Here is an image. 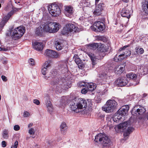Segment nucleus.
I'll use <instances>...</instances> for the list:
<instances>
[{
	"instance_id": "obj_1",
	"label": "nucleus",
	"mask_w": 148,
	"mask_h": 148,
	"mask_svg": "<svg viewBox=\"0 0 148 148\" xmlns=\"http://www.w3.org/2000/svg\"><path fill=\"white\" fill-rule=\"evenodd\" d=\"M87 105L86 101L82 98H75L71 101L70 104L71 110L77 113L79 112L80 109L86 108Z\"/></svg>"
},
{
	"instance_id": "obj_2",
	"label": "nucleus",
	"mask_w": 148,
	"mask_h": 148,
	"mask_svg": "<svg viewBox=\"0 0 148 148\" xmlns=\"http://www.w3.org/2000/svg\"><path fill=\"white\" fill-rule=\"evenodd\" d=\"M25 31V27L23 26H20L14 29L12 28L9 34L8 33L7 35L8 36L11 35L13 39L16 40L21 37Z\"/></svg>"
},
{
	"instance_id": "obj_3",
	"label": "nucleus",
	"mask_w": 148,
	"mask_h": 148,
	"mask_svg": "<svg viewBox=\"0 0 148 148\" xmlns=\"http://www.w3.org/2000/svg\"><path fill=\"white\" fill-rule=\"evenodd\" d=\"M51 84L54 86L56 90L59 92H61L62 90L67 88L66 80L63 78L54 79L51 82Z\"/></svg>"
},
{
	"instance_id": "obj_4",
	"label": "nucleus",
	"mask_w": 148,
	"mask_h": 148,
	"mask_svg": "<svg viewBox=\"0 0 148 148\" xmlns=\"http://www.w3.org/2000/svg\"><path fill=\"white\" fill-rule=\"evenodd\" d=\"M42 24L45 32L54 33L57 32L59 29V24L56 23L47 22Z\"/></svg>"
},
{
	"instance_id": "obj_5",
	"label": "nucleus",
	"mask_w": 148,
	"mask_h": 148,
	"mask_svg": "<svg viewBox=\"0 0 148 148\" xmlns=\"http://www.w3.org/2000/svg\"><path fill=\"white\" fill-rule=\"evenodd\" d=\"M94 141L96 143H101L103 147H106L109 145L110 140L108 136L100 133L95 136Z\"/></svg>"
},
{
	"instance_id": "obj_6",
	"label": "nucleus",
	"mask_w": 148,
	"mask_h": 148,
	"mask_svg": "<svg viewBox=\"0 0 148 148\" xmlns=\"http://www.w3.org/2000/svg\"><path fill=\"white\" fill-rule=\"evenodd\" d=\"M117 105V102L114 100H108L102 107V110L106 112L113 111Z\"/></svg>"
},
{
	"instance_id": "obj_7",
	"label": "nucleus",
	"mask_w": 148,
	"mask_h": 148,
	"mask_svg": "<svg viewBox=\"0 0 148 148\" xmlns=\"http://www.w3.org/2000/svg\"><path fill=\"white\" fill-rule=\"evenodd\" d=\"M48 9L49 13L53 16L57 17L61 14V10L59 7L55 3H52L48 6Z\"/></svg>"
},
{
	"instance_id": "obj_8",
	"label": "nucleus",
	"mask_w": 148,
	"mask_h": 148,
	"mask_svg": "<svg viewBox=\"0 0 148 148\" xmlns=\"http://www.w3.org/2000/svg\"><path fill=\"white\" fill-rule=\"evenodd\" d=\"M63 30L64 31L65 33H68L74 31L75 32H78L79 31L78 27L73 24H69L66 25Z\"/></svg>"
},
{
	"instance_id": "obj_9",
	"label": "nucleus",
	"mask_w": 148,
	"mask_h": 148,
	"mask_svg": "<svg viewBox=\"0 0 148 148\" xmlns=\"http://www.w3.org/2000/svg\"><path fill=\"white\" fill-rule=\"evenodd\" d=\"M146 111V110L144 107L140 106L138 108V106L134 107L131 111L132 114L133 115H142Z\"/></svg>"
},
{
	"instance_id": "obj_10",
	"label": "nucleus",
	"mask_w": 148,
	"mask_h": 148,
	"mask_svg": "<svg viewBox=\"0 0 148 148\" xmlns=\"http://www.w3.org/2000/svg\"><path fill=\"white\" fill-rule=\"evenodd\" d=\"M92 29L93 31L96 32H100L103 31L105 29V27L104 26V24L102 22L100 21H97L94 23L93 25V28L92 27Z\"/></svg>"
},
{
	"instance_id": "obj_11",
	"label": "nucleus",
	"mask_w": 148,
	"mask_h": 148,
	"mask_svg": "<svg viewBox=\"0 0 148 148\" xmlns=\"http://www.w3.org/2000/svg\"><path fill=\"white\" fill-rule=\"evenodd\" d=\"M14 13V11H11L6 16L4 17L2 21L0 22V31L2 30L5 23L7 22L11 16Z\"/></svg>"
},
{
	"instance_id": "obj_12",
	"label": "nucleus",
	"mask_w": 148,
	"mask_h": 148,
	"mask_svg": "<svg viewBox=\"0 0 148 148\" xmlns=\"http://www.w3.org/2000/svg\"><path fill=\"white\" fill-rule=\"evenodd\" d=\"M60 53H57L55 51L48 49L46 50L44 53V55L46 56L55 58L60 57Z\"/></svg>"
},
{
	"instance_id": "obj_13",
	"label": "nucleus",
	"mask_w": 148,
	"mask_h": 148,
	"mask_svg": "<svg viewBox=\"0 0 148 148\" xmlns=\"http://www.w3.org/2000/svg\"><path fill=\"white\" fill-rule=\"evenodd\" d=\"M130 121H125L122 123H120L115 127L116 131H121L126 128V127L130 125Z\"/></svg>"
},
{
	"instance_id": "obj_14",
	"label": "nucleus",
	"mask_w": 148,
	"mask_h": 148,
	"mask_svg": "<svg viewBox=\"0 0 148 148\" xmlns=\"http://www.w3.org/2000/svg\"><path fill=\"white\" fill-rule=\"evenodd\" d=\"M115 84L118 86H122L127 84L128 81L125 77L119 78L115 81Z\"/></svg>"
},
{
	"instance_id": "obj_15",
	"label": "nucleus",
	"mask_w": 148,
	"mask_h": 148,
	"mask_svg": "<svg viewBox=\"0 0 148 148\" xmlns=\"http://www.w3.org/2000/svg\"><path fill=\"white\" fill-rule=\"evenodd\" d=\"M104 4L101 3H99L96 6V8L93 12V14L96 16L100 15L102 11L103 10Z\"/></svg>"
},
{
	"instance_id": "obj_16",
	"label": "nucleus",
	"mask_w": 148,
	"mask_h": 148,
	"mask_svg": "<svg viewBox=\"0 0 148 148\" xmlns=\"http://www.w3.org/2000/svg\"><path fill=\"white\" fill-rule=\"evenodd\" d=\"M130 107L128 105H126L123 106L119 110L118 112L123 116L126 115L127 114L128 111Z\"/></svg>"
},
{
	"instance_id": "obj_17",
	"label": "nucleus",
	"mask_w": 148,
	"mask_h": 148,
	"mask_svg": "<svg viewBox=\"0 0 148 148\" xmlns=\"http://www.w3.org/2000/svg\"><path fill=\"white\" fill-rule=\"evenodd\" d=\"M121 16L123 17L130 18L131 16V10L128 9L126 8H123L121 12Z\"/></svg>"
},
{
	"instance_id": "obj_18",
	"label": "nucleus",
	"mask_w": 148,
	"mask_h": 148,
	"mask_svg": "<svg viewBox=\"0 0 148 148\" xmlns=\"http://www.w3.org/2000/svg\"><path fill=\"white\" fill-rule=\"evenodd\" d=\"M134 129L132 127H129L124 132L123 136L125 140H126L128 138L129 135L133 131Z\"/></svg>"
},
{
	"instance_id": "obj_19",
	"label": "nucleus",
	"mask_w": 148,
	"mask_h": 148,
	"mask_svg": "<svg viewBox=\"0 0 148 148\" xmlns=\"http://www.w3.org/2000/svg\"><path fill=\"white\" fill-rule=\"evenodd\" d=\"M32 45L33 48L38 51H41L43 48V44L41 42H35L33 43Z\"/></svg>"
},
{
	"instance_id": "obj_20",
	"label": "nucleus",
	"mask_w": 148,
	"mask_h": 148,
	"mask_svg": "<svg viewBox=\"0 0 148 148\" xmlns=\"http://www.w3.org/2000/svg\"><path fill=\"white\" fill-rule=\"evenodd\" d=\"M65 14L68 16H69L70 15L72 14L73 12V8L72 7L69 6L65 7Z\"/></svg>"
},
{
	"instance_id": "obj_21",
	"label": "nucleus",
	"mask_w": 148,
	"mask_h": 148,
	"mask_svg": "<svg viewBox=\"0 0 148 148\" xmlns=\"http://www.w3.org/2000/svg\"><path fill=\"white\" fill-rule=\"evenodd\" d=\"M119 65H117L115 67L114 70L115 73L120 74L124 71L125 69V65H124L123 66H120L119 67Z\"/></svg>"
},
{
	"instance_id": "obj_22",
	"label": "nucleus",
	"mask_w": 148,
	"mask_h": 148,
	"mask_svg": "<svg viewBox=\"0 0 148 148\" xmlns=\"http://www.w3.org/2000/svg\"><path fill=\"white\" fill-rule=\"evenodd\" d=\"M106 120L108 126L110 128H112L114 122H115L113 119V117L112 118L110 116H108L106 118Z\"/></svg>"
},
{
	"instance_id": "obj_23",
	"label": "nucleus",
	"mask_w": 148,
	"mask_h": 148,
	"mask_svg": "<svg viewBox=\"0 0 148 148\" xmlns=\"http://www.w3.org/2000/svg\"><path fill=\"white\" fill-rule=\"evenodd\" d=\"M42 27H43L41 24L39 27L36 28V35L38 36H40L42 34L43 32H45Z\"/></svg>"
},
{
	"instance_id": "obj_24",
	"label": "nucleus",
	"mask_w": 148,
	"mask_h": 148,
	"mask_svg": "<svg viewBox=\"0 0 148 148\" xmlns=\"http://www.w3.org/2000/svg\"><path fill=\"white\" fill-rule=\"evenodd\" d=\"M96 87L95 84L93 83H88L86 88L88 90L92 91L96 88Z\"/></svg>"
},
{
	"instance_id": "obj_25",
	"label": "nucleus",
	"mask_w": 148,
	"mask_h": 148,
	"mask_svg": "<svg viewBox=\"0 0 148 148\" xmlns=\"http://www.w3.org/2000/svg\"><path fill=\"white\" fill-rule=\"evenodd\" d=\"M87 54L90 58L92 61V64L93 65L92 67H93V66L96 64L95 60L96 58L95 56L93 54L90 52L87 53Z\"/></svg>"
},
{
	"instance_id": "obj_26",
	"label": "nucleus",
	"mask_w": 148,
	"mask_h": 148,
	"mask_svg": "<svg viewBox=\"0 0 148 148\" xmlns=\"http://www.w3.org/2000/svg\"><path fill=\"white\" fill-rule=\"evenodd\" d=\"M46 106L47 111L51 114L53 111V107L50 101H48L46 103Z\"/></svg>"
},
{
	"instance_id": "obj_27",
	"label": "nucleus",
	"mask_w": 148,
	"mask_h": 148,
	"mask_svg": "<svg viewBox=\"0 0 148 148\" xmlns=\"http://www.w3.org/2000/svg\"><path fill=\"white\" fill-rule=\"evenodd\" d=\"M55 46L57 50H60L63 48L64 46L61 42L56 41L55 42Z\"/></svg>"
},
{
	"instance_id": "obj_28",
	"label": "nucleus",
	"mask_w": 148,
	"mask_h": 148,
	"mask_svg": "<svg viewBox=\"0 0 148 148\" xmlns=\"http://www.w3.org/2000/svg\"><path fill=\"white\" fill-rule=\"evenodd\" d=\"M122 116H123L121 115V114L119 113L118 111H117L116 113L113 117V119L114 120V121L116 122L117 121L121 119Z\"/></svg>"
},
{
	"instance_id": "obj_29",
	"label": "nucleus",
	"mask_w": 148,
	"mask_h": 148,
	"mask_svg": "<svg viewBox=\"0 0 148 148\" xmlns=\"http://www.w3.org/2000/svg\"><path fill=\"white\" fill-rule=\"evenodd\" d=\"M60 102V106L64 107L67 104L66 98L64 97H63L61 99Z\"/></svg>"
},
{
	"instance_id": "obj_30",
	"label": "nucleus",
	"mask_w": 148,
	"mask_h": 148,
	"mask_svg": "<svg viewBox=\"0 0 148 148\" xmlns=\"http://www.w3.org/2000/svg\"><path fill=\"white\" fill-rule=\"evenodd\" d=\"M131 54V52L127 50L126 51H124L123 52V53L122 54H121L118 55V57H120V56H125L126 57L130 56Z\"/></svg>"
},
{
	"instance_id": "obj_31",
	"label": "nucleus",
	"mask_w": 148,
	"mask_h": 148,
	"mask_svg": "<svg viewBox=\"0 0 148 148\" xmlns=\"http://www.w3.org/2000/svg\"><path fill=\"white\" fill-rule=\"evenodd\" d=\"M127 77L128 78L130 79H135L137 78V75L135 74H133L132 73H130L127 74Z\"/></svg>"
},
{
	"instance_id": "obj_32",
	"label": "nucleus",
	"mask_w": 148,
	"mask_h": 148,
	"mask_svg": "<svg viewBox=\"0 0 148 148\" xmlns=\"http://www.w3.org/2000/svg\"><path fill=\"white\" fill-rule=\"evenodd\" d=\"M60 130L61 132H63L66 130L67 128V126L64 122L62 123L60 125Z\"/></svg>"
},
{
	"instance_id": "obj_33",
	"label": "nucleus",
	"mask_w": 148,
	"mask_h": 148,
	"mask_svg": "<svg viewBox=\"0 0 148 148\" xmlns=\"http://www.w3.org/2000/svg\"><path fill=\"white\" fill-rule=\"evenodd\" d=\"M143 9L145 13L148 15V0H145Z\"/></svg>"
},
{
	"instance_id": "obj_34",
	"label": "nucleus",
	"mask_w": 148,
	"mask_h": 148,
	"mask_svg": "<svg viewBox=\"0 0 148 148\" xmlns=\"http://www.w3.org/2000/svg\"><path fill=\"white\" fill-rule=\"evenodd\" d=\"M109 75L108 73H106L105 72H103L100 75V77L101 79H106L108 78V77H109Z\"/></svg>"
},
{
	"instance_id": "obj_35",
	"label": "nucleus",
	"mask_w": 148,
	"mask_h": 148,
	"mask_svg": "<svg viewBox=\"0 0 148 148\" xmlns=\"http://www.w3.org/2000/svg\"><path fill=\"white\" fill-rule=\"evenodd\" d=\"M73 59L74 60L76 63L78 64L80 62H81L82 60L79 58L77 55H75L73 57Z\"/></svg>"
},
{
	"instance_id": "obj_36",
	"label": "nucleus",
	"mask_w": 148,
	"mask_h": 148,
	"mask_svg": "<svg viewBox=\"0 0 148 148\" xmlns=\"http://www.w3.org/2000/svg\"><path fill=\"white\" fill-rule=\"evenodd\" d=\"M98 43H93L90 45L88 47L90 48V49L92 50H95L98 47Z\"/></svg>"
},
{
	"instance_id": "obj_37",
	"label": "nucleus",
	"mask_w": 148,
	"mask_h": 148,
	"mask_svg": "<svg viewBox=\"0 0 148 148\" xmlns=\"http://www.w3.org/2000/svg\"><path fill=\"white\" fill-rule=\"evenodd\" d=\"M50 63L51 62L50 61H46L45 62L42 67L48 69L51 66Z\"/></svg>"
},
{
	"instance_id": "obj_38",
	"label": "nucleus",
	"mask_w": 148,
	"mask_h": 148,
	"mask_svg": "<svg viewBox=\"0 0 148 148\" xmlns=\"http://www.w3.org/2000/svg\"><path fill=\"white\" fill-rule=\"evenodd\" d=\"M8 130H4L3 132V137L5 139H7L8 138Z\"/></svg>"
},
{
	"instance_id": "obj_39",
	"label": "nucleus",
	"mask_w": 148,
	"mask_h": 148,
	"mask_svg": "<svg viewBox=\"0 0 148 148\" xmlns=\"http://www.w3.org/2000/svg\"><path fill=\"white\" fill-rule=\"evenodd\" d=\"M97 38L98 40L102 41L104 42H106L107 40V38L105 37L102 36H98Z\"/></svg>"
},
{
	"instance_id": "obj_40",
	"label": "nucleus",
	"mask_w": 148,
	"mask_h": 148,
	"mask_svg": "<svg viewBox=\"0 0 148 148\" xmlns=\"http://www.w3.org/2000/svg\"><path fill=\"white\" fill-rule=\"evenodd\" d=\"M122 57V56H120V57H118V56L116 55L114 58V61L116 62H118L119 61H121L123 60L124 58Z\"/></svg>"
},
{
	"instance_id": "obj_41",
	"label": "nucleus",
	"mask_w": 148,
	"mask_h": 148,
	"mask_svg": "<svg viewBox=\"0 0 148 148\" xmlns=\"http://www.w3.org/2000/svg\"><path fill=\"white\" fill-rule=\"evenodd\" d=\"M88 83L84 82H79L78 84V86L80 87H82L86 88L87 86Z\"/></svg>"
},
{
	"instance_id": "obj_42",
	"label": "nucleus",
	"mask_w": 148,
	"mask_h": 148,
	"mask_svg": "<svg viewBox=\"0 0 148 148\" xmlns=\"http://www.w3.org/2000/svg\"><path fill=\"white\" fill-rule=\"evenodd\" d=\"M35 132V130L34 128H31L28 131V133L31 135H34Z\"/></svg>"
},
{
	"instance_id": "obj_43",
	"label": "nucleus",
	"mask_w": 148,
	"mask_h": 148,
	"mask_svg": "<svg viewBox=\"0 0 148 148\" xmlns=\"http://www.w3.org/2000/svg\"><path fill=\"white\" fill-rule=\"evenodd\" d=\"M48 69H47V68H44L42 67L41 70L42 74L44 75H46Z\"/></svg>"
},
{
	"instance_id": "obj_44",
	"label": "nucleus",
	"mask_w": 148,
	"mask_h": 148,
	"mask_svg": "<svg viewBox=\"0 0 148 148\" xmlns=\"http://www.w3.org/2000/svg\"><path fill=\"white\" fill-rule=\"evenodd\" d=\"M18 145V142L17 141H15L14 145H12L11 148H17Z\"/></svg>"
},
{
	"instance_id": "obj_45",
	"label": "nucleus",
	"mask_w": 148,
	"mask_h": 148,
	"mask_svg": "<svg viewBox=\"0 0 148 148\" xmlns=\"http://www.w3.org/2000/svg\"><path fill=\"white\" fill-rule=\"evenodd\" d=\"M79 68L81 69H83L84 66V64L82 62L77 64Z\"/></svg>"
},
{
	"instance_id": "obj_46",
	"label": "nucleus",
	"mask_w": 148,
	"mask_h": 148,
	"mask_svg": "<svg viewBox=\"0 0 148 148\" xmlns=\"http://www.w3.org/2000/svg\"><path fill=\"white\" fill-rule=\"evenodd\" d=\"M29 63L32 66H34L35 65L34 60L33 59H30L28 60Z\"/></svg>"
},
{
	"instance_id": "obj_47",
	"label": "nucleus",
	"mask_w": 148,
	"mask_h": 148,
	"mask_svg": "<svg viewBox=\"0 0 148 148\" xmlns=\"http://www.w3.org/2000/svg\"><path fill=\"white\" fill-rule=\"evenodd\" d=\"M20 129V127L18 125H16L14 127V129L15 131H18Z\"/></svg>"
},
{
	"instance_id": "obj_48",
	"label": "nucleus",
	"mask_w": 148,
	"mask_h": 148,
	"mask_svg": "<svg viewBox=\"0 0 148 148\" xmlns=\"http://www.w3.org/2000/svg\"><path fill=\"white\" fill-rule=\"evenodd\" d=\"M88 89H86L85 88H83L81 90V92L82 94H85L87 92Z\"/></svg>"
},
{
	"instance_id": "obj_49",
	"label": "nucleus",
	"mask_w": 148,
	"mask_h": 148,
	"mask_svg": "<svg viewBox=\"0 0 148 148\" xmlns=\"http://www.w3.org/2000/svg\"><path fill=\"white\" fill-rule=\"evenodd\" d=\"M29 114L28 112L27 111H25L24 112L23 114V116L24 117H27L29 116Z\"/></svg>"
},
{
	"instance_id": "obj_50",
	"label": "nucleus",
	"mask_w": 148,
	"mask_h": 148,
	"mask_svg": "<svg viewBox=\"0 0 148 148\" xmlns=\"http://www.w3.org/2000/svg\"><path fill=\"white\" fill-rule=\"evenodd\" d=\"M129 45H125L122 48H120L119 50V51H121L124 50L127 47H128Z\"/></svg>"
},
{
	"instance_id": "obj_51",
	"label": "nucleus",
	"mask_w": 148,
	"mask_h": 148,
	"mask_svg": "<svg viewBox=\"0 0 148 148\" xmlns=\"http://www.w3.org/2000/svg\"><path fill=\"white\" fill-rule=\"evenodd\" d=\"M33 102L35 104L38 105L40 104L39 101L37 99H35L33 100Z\"/></svg>"
},
{
	"instance_id": "obj_52",
	"label": "nucleus",
	"mask_w": 148,
	"mask_h": 148,
	"mask_svg": "<svg viewBox=\"0 0 148 148\" xmlns=\"http://www.w3.org/2000/svg\"><path fill=\"white\" fill-rule=\"evenodd\" d=\"M138 51L140 54H142L144 52V50L142 48H140L139 49Z\"/></svg>"
},
{
	"instance_id": "obj_53",
	"label": "nucleus",
	"mask_w": 148,
	"mask_h": 148,
	"mask_svg": "<svg viewBox=\"0 0 148 148\" xmlns=\"http://www.w3.org/2000/svg\"><path fill=\"white\" fill-rule=\"evenodd\" d=\"M1 77L3 81L6 82L7 81V77L3 75L1 76Z\"/></svg>"
},
{
	"instance_id": "obj_54",
	"label": "nucleus",
	"mask_w": 148,
	"mask_h": 148,
	"mask_svg": "<svg viewBox=\"0 0 148 148\" xmlns=\"http://www.w3.org/2000/svg\"><path fill=\"white\" fill-rule=\"evenodd\" d=\"M2 147H5L6 146V143L5 141H3L2 142Z\"/></svg>"
},
{
	"instance_id": "obj_55",
	"label": "nucleus",
	"mask_w": 148,
	"mask_h": 148,
	"mask_svg": "<svg viewBox=\"0 0 148 148\" xmlns=\"http://www.w3.org/2000/svg\"><path fill=\"white\" fill-rule=\"evenodd\" d=\"M90 3L88 2H87L86 1H85L84 2V6H89Z\"/></svg>"
},
{
	"instance_id": "obj_56",
	"label": "nucleus",
	"mask_w": 148,
	"mask_h": 148,
	"mask_svg": "<svg viewBox=\"0 0 148 148\" xmlns=\"http://www.w3.org/2000/svg\"><path fill=\"white\" fill-rule=\"evenodd\" d=\"M45 100L46 101H47L46 103H47V102L48 101H49V97L48 95H47V97H45Z\"/></svg>"
},
{
	"instance_id": "obj_57",
	"label": "nucleus",
	"mask_w": 148,
	"mask_h": 148,
	"mask_svg": "<svg viewBox=\"0 0 148 148\" xmlns=\"http://www.w3.org/2000/svg\"><path fill=\"white\" fill-rule=\"evenodd\" d=\"M52 74H53V76H54L57 75V73L56 71H54L52 72Z\"/></svg>"
},
{
	"instance_id": "obj_58",
	"label": "nucleus",
	"mask_w": 148,
	"mask_h": 148,
	"mask_svg": "<svg viewBox=\"0 0 148 148\" xmlns=\"http://www.w3.org/2000/svg\"><path fill=\"white\" fill-rule=\"evenodd\" d=\"M33 125V123H31L29 124L28 125V128H30Z\"/></svg>"
},
{
	"instance_id": "obj_59",
	"label": "nucleus",
	"mask_w": 148,
	"mask_h": 148,
	"mask_svg": "<svg viewBox=\"0 0 148 148\" xmlns=\"http://www.w3.org/2000/svg\"><path fill=\"white\" fill-rule=\"evenodd\" d=\"M104 117V116L103 115H101L99 116V118H100L102 120H103Z\"/></svg>"
},
{
	"instance_id": "obj_60",
	"label": "nucleus",
	"mask_w": 148,
	"mask_h": 148,
	"mask_svg": "<svg viewBox=\"0 0 148 148\" xmlns=\"http://www.w3.org/2000/svg\"><path fill=\"white\" fill-rule=\"evenodd\" d=\"M1 51H6L8 50V49L7 48H1Z\"/></svg>"
},
{
	"instance_id": "obj_61",
	"label": "nucleus",
	"mask_w": 148,
	"mask_h": 148,
	"mask_svg": "<svg viewBox=\"0 0 148 148\" xmlns=\"http://www.w3.org/2000/svg\"><path fill=\"white\" fill-rule=\"evenodd\" d=\"M101 52H103L106 51V49H103V48H102L101 49L99 50Z\"/></svg>"
},
{
	"instance_id": "obj_62",
	"label": "nucleus",
	"mask_w": 148,
	"mask_h": 148,
	"mask_svg": "<svg viewBox=\"0 0 148 148\" xmlns=\"http://www.w3.org/2000/svg\"><path fill=\"white\" fill-rule=\"evenodd\" d=\"M122 1L125 3H127L129 2V0H122Z\"/></svg>"
},
{
	"instance_id": "obj_63",
	"label": "nucleus",
	"mask_w": 148,
	"mask_h": 148,
	"mask_svg": "<svg viewBox=\"0 0 148 148\" xmlns=\"http://www.w3.org/2000/svg\"><path fill=\"white\" fill-rule=\"evenodd\" d=\"M6 62H6V61H2V63L3 64H6Z\"/></svg>"
},
{
	"instance_id": "obj_64",
	"label": "nucleus",
	"mask_w": 148,
	"mask_h": 148,
	"mask_svg": "<svg viewBox=\"0 0 148 148\" xmlns=\"http://www.w3.org/2000/svg\"><path fill=\"white\" fill-rule=\"evenodd\" d=\"M147 94H146L144 93L143 94V97H145L147 96Z\"/></svg>"
}]
</instances>
